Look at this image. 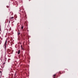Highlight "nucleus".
<instances>
[{
	"instance_id": "1",
	"label": "nucleus",
	"mask_w": 78,
	"mask_h": 78,
	"mask_svg": "<svg viewBox=\"0 0 78 78\" xmlns=\"http://www.w3.org/2000/svg\"><path fill=\"white\" fill-rule=\"evenodd\" d=\"M6 44H7V39H6L5 40V43L4 45V47L5 49H6Z\"/></svg>"
},
{
	"instance_id": "2",
	"label": "nucleus",
	"mask_w": 78,
	"mask_h": 78,
	"mask_svg": "<svg viewBox=\"0 0 78 78\" xmlns=\"http://www.w3.org/2000/svg\"><path fill=\"white\" fill-rule=\"evenodd\" d=\"M20 50H19L18 51V55H19V54H20Z\"/></svg>"
},
{
	"instance_id": "3",
	"label": "nucleus",
	"mask_w": 78,
	"mask_h": 78,
	"mask_svg": "<svg viewBox=\"0 0 78 78\" xmlns=\"http://www.w3.org/2000/svg\"><path fill=\"white\" fill-rule=\"evenodd\" d=\"M14 19V17H10L9 18V20H11V19Z\"/></svg>"
},
{
	"instance_id": "4",
	"label": "nucleus",
	"mask_w": 78,
	"mask_h": 78,
	"mask_svg": "<svg viewBox=\"0 0 78 78\" xmlns=\"http://www.w3.org/2000/svg\"><path fill=\"white\" fill-rule=\"evenodd\" d=\"M11 14V16H12V15H13V13L12 12H11L10 13V14Z\"/></svg>"
},
{
	"instance_id": "5",
	"label": "nucleus",
	"mask_w": 78,
	"mask_h": 78,
	"mask_svg": "<svg viewBox=\"0 0 78 78\" xmlns=\"http://www.w3.org/2000/svg\"><path fill=\"white\" fill-rule=\"evenodd\" d=\"M20 34V33L19 32H18V35H19Z\"/></svg>"
},
{
	"instance_id": "6",
	"label": "nucleus",
	"mask_w": 78,
	"mask_h": 78,
	"mask_svg": "<svg viewBox=\"0 0 78 78\" xmlns=\"http://www.w3.org/2000/svg\"><path fill=\"white\" fill-rule=\"evenodd\" d=\"M56 74L54 75L53 76V77H55V76H56Z\"/></svg>"
},
{
	"instance_id": "7",
	"label": "nucleus",
	"mask_w": 78,
	"mask_h": 78,
	"mask_svg": "<svg viewBox=\"0 0 78 78\" xmlns=\"http://www.w3.org/2000/svg\"><path fill=\"white\" fill-rule=\"evenodd\" d=\"M0 31H2V30L1 29V26L0 25Z\"/></svg>"
},
{
	"instance_id": "8",
	"label": "nucleus",
	"mask_w": 78,
	"mask_h": 78,
	"mask_svg": "<svg viewBox=\"0 0 78 78\" xmlns=\"http://www.w3.org/2000/svg\"><path fill=\"white\" fill-rule=\"evenodd\" d=\"M21 28L22 30H23V26L21 27Z\"/></svg>"
},
{
	"instance_id": "9",
	"label": "nucleus",
	"mask_w": 78,
	"mask_h": 78,
	"mask_svg": "<svg viewBox=\"0 0 78 78\" xmlns=\"http://www.w3.org/2000/svg\"><path fill=\"white\" fill-rule=\"evenodd\" d=\"M21 48H22V49H23V48H22V46L21 45Z\"/></svg>"
},
{
	"instance_id": "10",
	"label": "nucleus",
	"mask_w": 78,
	"mask_h": 78,
	"mask_svg": "<svg viewBox=\"0 0 78 78\" xmlns=\"http://www.w3.org/2000/svg\"><path fill=\"white\" fill-rule=\"evenodd\" d=\"M58 73H60V74H62V73H61V71H59Z\"/></svg>"
},
{
	"instance_id": "11",
	"label": "nucleus",
	"mask_w": 78,
	"mask_h": 78,
	"mask_svg": "<svg viewBox=\"0 0 78 78\" xmlns=\"http://www.w3.org/2000/svg\"><path fill=\"white\" fill-rule=\"evenodd\" d=\"M2 44V41L1 40H0V44Z\"/></svg>"
},
{
	"instance_id": "12",
	"label": "nucleus",
	"mask_w": 78,
	"mask_h": 78,
	"mask_svg": "<svg viewBox=\"0 0 78 78\" xmlns=\"http://www.w3.org/2000/svg\"><path fill=\"white\" fill-rule=\"evenodd\" d=\"M0 73H1V74H2V71H0Z\"/></svg>"
},
{
	"instance_id": "13",
	"label": "nucleus",
	"mask_w": 78,
	"mask_h": 78,
	"mask_svg": "<svg viewBox=\"0 0 78 78\" xmlns=\"http://www.w3.org/2000/svg\"><path fill=\"white\" fill-rule=\"evenodd\" d=\"M9 23H10V20H9Z\"/></svg>"
},
{
	"instance_id": "14",
	"label": "nucleus",
	"mask_w": 78,
	"mask_h": 78,
	"mask_svg": "<svg viewBox=\"0 0 78 78\" xmlns=\"http://www.w3.org/2000/svg\"><path fill=\"white\" fill-rule=\"evenodd\" d=\"M6 63L5 62H4L3 64V65H4V64Z\"/></svg>"
},
{
	"instance_id": "15",
	"label": "nucleus",
	"mask_w": 78,
	"mask_h": 78,
	"mask_svg": "<svg viewBox=\"0 0 78 78\" xmlns=\"http://www.w3.org/2000/svg\"><path fill=\"white\" fill-rule=\"evenodd\" d=\"M2 68V66H1Z\"/></svg>"
},
{
	"instance_id": "16",
	"label": "nucleus",
	"mask_w": 78,
	"mask_h": 78,
	"mask_svg": "<svg viewBox=\"0 0 78 78\" xmlns=\"http://www.w3.org/2000/svg\"><path fill=\"white\" fill-rule=\"evenodd\" d=\"M55 78V77H54V78Z\"/></svg>"
},
{
	"instance_id": "17",
	"label": "nucleus",
	"mask_w": 78,
	"mask_h": 78,
	"mask_svg": "<svg viewBox=\"0 0 78 78\" xmlns=\"http://www.w3.org/2000/svg\"><path fill=\"white\" fill-rule=\"evenodd\" d=\"M62 73H63V72H62Z\"/></svg>"
},
{
	"instance_id": "18",
	"label": "nucleus",
	"mask_w": 78,
	"mask_h": 78,
	"mask_svg": "<svg viewBox=\"0 0 78 78\" xmlns=\"http://www.w3.org/2000/svg\"><path fill=\"white\" fill-rule=\"evenodd\" d=\"M29 0V1H30V0Z\"/></svg>"
}]
</instances>
